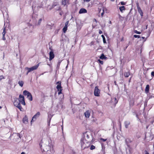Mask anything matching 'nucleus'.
Wrapping results in <instances>:
<instances>
[{
	"label": "nucleus",
	"instance_id": "c9c22d12",
	"mask_svg": "<svg viewBox=\"0 0 154 154\" xmlns=\"http://www.w3.org/2000/svg\"><path fill=\"white\" fill-rule=\"evenodd\" d=\"M97 61L99 62V63H100L101 64H103V61L101 60L100 59L98 60Z\"/></svg>",
	"mask_w": 154,
	"mask_h": 154
},
{
	"label": "nucleus",
	"instance_id": "20e7f679",
	"mask_svg": "<svg viewBox=\"0 0 154 154\" xmlns=\"http://www.w3.org/2000/svg\"><path fill=\"white\" fill-rule=\"evenodd\" d=\"M18 101L21 103L23 105H25L26 104L24 100V97L23 96L20 94L19 96V99Z\"/></svg>",
	"mask_w": 154,
	"mask_h": 154
},
{
	"label": "nucleus",
	"instance_id": "09e8293b",
	"mask_svg": "<svg viewBox=\"0 0 154 154\" xmlns=\"http://www.w3.org/2000/svg\"><path fill=\"white\" fill-rule=\"evenodd\" d=\"M62 90H60V91H59L58 92V94H61V93Z\"/></svg>",
	"mask_w": 154,
	"mask_h": 154
},
{
	"label": "nucleus",
	"instance_id": "c756f323",
	"mask_svg": "<svg viewBox=\"0 0 154 154\" xmlns=\"http://www.w3.org/2000/svg\"><path fill=\"white\" fill-rule=\"evenodd\" d=\"M130 73L129 71L128 72H125V73L124 75L126 77H128L130 75Z\"/></svg>",
	"mask_w": 154,
	"mask_h": 154
},
{
	"label": "nucleus",
	"instance_id": "de8ad7c7",
	"mask_svg": "<svg viewBox=\"0 0 154 154\" xmlns=\"http://www.w3.org/2000/svg\"><path fill=\"white\" fill-rule=\"evenodd\" d=\"M99 33L100 34H101L103 33V32L101 30H99Z\"/></svg>",
	"mask_w": 154,
	"mask_h": 154
},
{
	"label": "nucleus",
	"instance_id": "864d4df0",
	"mask_svg": "<svg viewBox=\"0 0 154 154\" xmlns=\"http://www.w3.org/2000/svg\"><path fill=\"white\" fill-rule=\"evenodd\" d=\"M147 106V102H145L144 103V106L145 107H146V106Z\"/></svg>",
	"mask_w": 154,
	"mask_h": 154
},
{
	"label": "nucleus",
	"instance_id": "e433bc0d",
	"mask_svg": "<svg viewBox=\"0 0 154 154\" xmlns=\"http://www.w3.org/2000/svg\"><path fill=\"white\" fill-rule=\"evenodd\" d=\"M95 148V146H94V145H92L91 146V147L90 148V149H91V150H93V149H94Z\"/></svg>",
	"mask_w": 154,
	"mask_h": 154
},
{
	"label": "nucleus",
	"instance_id": "4d7b16f0",
	"mask_svg": "<svg viewBox=\"0 0 154 154\" xmlns=\"http://www.w3.org/2000/svg\"><path fill=\"white\" fill-rule=\"evenodd\" d=\"M131 105H132V106H133L134 105V103L133 102V103H132V104L131 103H130V106Z\"/></svg>",
	"mask_w": 154,
	"mask_h": 154
},
{
	"label": "nucleus",
	"instance_id": "4c0bfd02",
	"mask_svg": "<svg viewBox=\"0 0 154 154\" xmlns=\"http://www.w3.org/2000/svg\"><path fill=\"white\" fill-rule=\"evenodd\" d=\"M135 115H136V117L137 119L138 120V121H140V119L139 118L138 116V115L137 113H135Z\"/></svg>",
	"mask_w": 154,
	"mask_h": 154
},
{
	"label": "nucleus",
	"instance_id": "6e6d98bb",
	"mask_svg": "<svg viewBox=\"0 0 154 154\" xmlns=\"http://www.w3.org/2000/svg\"><path fill=\"white\" fill-rule=\"evenodd\" d=\"M91 1V0H85V2H88L89 1Z\"/></svg>",
	"mask_w": 154,
	"mask_h": 154
},
{
	"label": "nucleus",
	"instance_id": "6ab92c4d",
	"mask_svg": "<svg viewBox=\"0 0 154 154\" xmlns=\"http://www.w3.org/2000/svg\"><path fill=\"white\" fill-rule=\"evenodd\" d=\"M29 92L26 90H24L23 91V94L24 95L27 96L30 93Z\"/></svg>",
	"mask_w": 154,
	"mask_h": 154
},
{
	"label": "nucleus",
	"instance_id": "412c9836",
	"mask_svg": "<svg viewBox=\"0 0 154 154\" xmlns=\"http://www.w3.org/2000/svg\"><path fill=\"white\" fill-rule=\"evenodd\" d=\"M23 121L24 123L26 124L28 122V120L27 117L23 118Z\"/></svg>",
	"mask_w": 154,
	"mask_h": 154
},
{
	"label": "nucleus",
	"instance_id": "423d86ee",
	"mask_svg": "<svg viewBox=\"0 0 154 154\" xmlns=\"http://www.w3.org/2000/svg\"><path fill=\"white\" fill-rule=\"evenodd\" d=\"M100 90L98 89L97 86L95 87L94 92V94L95 96L98 97L100 96Z\"/></svg>",
	"mask_w": 154,
	"mask_h": 154
},
{
	"label": "nucleus",
	"instance_id": "f3484780",
	"mask_svg": "<svg viewBox=\"0 0 154 154\" xmlns=\"http://www.w3.org/2000/svg\"><path fill=\"white\" fill-rule=\"evenodd\" d=\"M149 85H147L145 89V92L146 94H147L149 92Z\"/></svg>",
	"mask_w": 154,
	"mask_h": 154
},
{
	"label": "nucleus",
	"instance_id": "b1692460",
	"mask_svg": "<svg viewBox=\"0 0 154 154\" xmlns=\"http://www.w3.org/2000/svg\"><path fill=\"white\" fill-rule=\"evenodd\" d=\"M20 103L19 101L17 100V99H16V100H15L14 102V106H16L18 104Z\"/></svg>",
	"mask_w": 154,
	"mask_h": 154
},
{
	"label": "nucleus",
	"instance_id": "5701e85b",
	"mask_svg": "<svg viewBox=\"0 0 154 154\" xmlns=\"http://www.w3.org/2000/svg\"><path fill=\"white\" fill-rule=\"evenodd\" d=\"M100 59L103 60L106 59L107 57L104 55L103 54H102L100 57Z\"/></svg>",
	"mask_w": 154,
	"mask_h": 154
},
{
	"label": "nucleus",
	"instance_id": "2eb2a0df",
	"mask_svg": "<svg viewBox=\"0 0 154 154\" xmlns=\"http://www.w3.org/2000/svg\"><path fill=\"white\" fill-rule=\"evenodd\" d=\"M5 33H6L5 28V27L3 29V32H2V35H3L2 39L4 40H5L6 39L5 38Z\"/></svg>",
	"mask_w": 154,
	"mask_h": 154
},
{
	"label": "nucleus",
	"instance_id": "f8f14e48",
	"mask_svg": "<svg viewBox=\"0 0 154 154\" xmlns=\"http://www.w3.org/2000/svg\"><path fill=\"white\" fill-rule=\"evenodd\" d=\"M111 101L112 103H113L116 105L118 103V100H117L116 97L111 98Z\"/></svg>",
	"mask_w": 154,
	"mask_h": 154
},
{
	"label": "nucleus",
	"instance_id": "69168bd1",
	"mask_svg": "<svg viewBox=\"0 0 154 154\" xmlns=\"http://www.w3.org/2000/svg\"><path fill=\"white\" fill-rule=\"evenodd\" d=\"M11 81H10V80H9L8 81V84H10V82Z\"/></svg>",
	"mask_w": 154,
	"mask_h": 154
},
{
	"label": "nucleus",
	"instance_id": "13d9d810",
	"mask_svg": "<svg viewBox=\"0 0 154 154\" xmlns=\"http://www.w3.org/2000/svg\"><path fill=\"white\" fill-rule=\"evenodd\" d=\"M17 136H18L20 138H21V137L20 136V134H19L18 133H17Z\"/></svg>",
	"mask_w": 154,
	"mask_h": 154
},
{
	"label": "nucleus",
	"instance_id": "0e129e2a",
	"mask_svg": "<svg viewBox=\"0 0 154 154\" xmlns=\"http://www.w3.org/2000/svg\"><path fill=\"white\" fill-rule=\"evenodd\" d=\"M141 38H142V39H144V38H145V37H142Z\"/></svg>",
	"mask_w": 154,
	"mask_h": 154
},
{
	"label": "nucleus",
	"instance_id": "f704fd0d",
	"mask_svg": "<svg viewBox=\"0 0 154 154\" xmlns=\"http://www.w3.org/2000/svg\"><path fill=\"white\" fill-rule=\"evenodd\" d=\"M134 32L135 33L139 34H140L141 33V32L138 31H137V30H134Z\"/></svg>",
	"mask_w": 154,
	"mask_h": 154
},
{
	"label": "nucleus",
	"instance_id": "473e14b6",
	"mask_svg": "<svg viewBox=\"0 0 154 154\" xmlns=\"http://www.w3.org/2000/svg\"><path fill=\"white\" fill-rule=\"evenodd\" d=\"M67 29V26H64L63 28V32L65 33Z\"/></svg>",
	"mask_w": 154,
	"mask_h": 154
},
{
	"label": "nucleus",
	"instance_id": "4be33fe9",
	"mask_svg": "<svg viewBox=\"0 0 154 154\" xmlns=\"http://www.w3.org/2000/svg\"><path fill=\"white\" fill-rule=\"evenodd\" d=\"M28 26L29 27V28H31L32 30L34 28V25L30 23H28Z\"/></svg>",
	"mask_w": 154,
	"mask_h": 154
},
{
	"label": "nucleus",
	"instance_id": "8fccbe9b",
	"mask_svg": "<svg viewBox=\"0 0 154 154\" xmlns=\"http://www.w3.org/2000/svg\"><path fill=\"white\" fill-rule=\"evenodd\" d=\"M0 78H3V79H5L3 75H0Z\"/></svg>",
	"mask_w": 154,
	"mask_h": 154
},
{
	"label": "nucleus",
	"instance_id": "ddd939ff",
	"mask_svg": "<svg viewBox=\"0 0 154 154\" xmlns=\"http://www.w3.org/2000/svg\"><path fill=\"white\" fill-rule=\"evenodd\" d=\"M85 117L89 118L90 116V112L89 110L86 111L84 113Z\"/></svg>",
	"mask_w": 154,
	"mask_h": 154
},
{
	"label": "nucleus",
	"instance_id": "6e6552de",
	"mask_svg": "<svg viewBox=\"0 0 154 154\" xmlns=\"http://www.w3.org/2000/svg\"><path fill=\"white\" fill-rule=\"evenodd\" d=\"M54 57V52L52 51H50L49 53V60L50 61L52 60Z\"/></svg>",
	"mask_w": 154,
	"mask_h": 154
},
{
	"label": "nucleus",
	"instance_id": "49530a36",
	"mask_svg": "<svg viewBox=\"0 0 154 154\" xmlns=\"http://www.w3.org/2000/svg\"><path fill=\"white\" fill-rule=\"evenodd\" d=\"M137 9L139 8H140V7H139V4L138 3H137Z\"/></svg>",
	"mask_w": 154,
	"mask_h": 154
},
{
	"label": "nucleus",
	"instance_id": "603ef678",
	"mask_svg": "<svg viewBox=\"0 0 154 154\" xmlns=\"http://www.w3.org/2000/svg\"><path fill=\"white\" fill-rule=\"evenodd\" d=\"M145 154H149V153L147 152V151L146 150H145Z\"/></svg>",
	"mask_w": 154,
	"mask_h": 154
},
{
	"label": "nucleus",
	"instance_id": "c03bdc74",
	"mask_svg": "<svg viewBox=\"0 0 154 154\" xmlns=\"http://www.w3.org/2000/svg\"><path fill=\"white\" fill-rule=\"evenodd\" d=\"M56 84H57V85H61V82L60 81H58V82H56Z\"/></svg>",
	"mask_w": 154,
	"mask_h": 154
},
{
	"label": "nucleus",
	"instance_id": "338daca9",
	"mask_svg": "<svg viewBox=\"0 0 154 154\" xmlns=\"http://www.w3.org/2000/svg\"><path fill=\"white\" fill-rule=\"evenodd\" d=\"M147 26H148V25H147L146 26V29H147Z\"/></svg>",
	"mask_w": 154,
	"mask_h": 154
},
{
	"label": "nucleus",
	"instance_id": "9d476101",
	"mask_svg": "<svg viewBox=\"0 0 154 154\" xmlns=\"http://www.w3.org/2000/svg\"><path fill=\"white\" fill-rule=\"evenodd\" d=\"M52 116L50 115H48V128H49V126L50 125V123L51 122V119L52 118Z\"/></svg>",
	"mask_w": 154,
	"mask_h": 154
},
{
	"label": "nucleus",
	"instance_id": "774afa93",
	"mask_svg": "<svg viewBox=\"0 0 154 154\" xmlns=\"http://www.w3.org/2000/svg\"><path fill=\"white\" fill-rule=\"evenodd\" d=\"M3 79V78H0V81H1L2 79Z\"/></svg>",
	"mask_w": 154,
	"mask_h": 154
},
{
	"label": "nucleus",
	"instance_id": "aec40b11",
	"mask_svg": "<svg viewBox=\"0 0 154 154\" xmlns=\"http://www.w3.org/2000/svg\"><path fill=\"white\" fill-rule=\"evenodd\" d=\"M27 98L30 101L32 100V97L31 93L27 96Z\"/></svg>",
	"mask_w": 154,
	"mask_h": 154
},
{
	"label": "nucleus",
	"instance_id": "e2e57ef3",
	"mask_svg": "<svg viewBox=\"0 0 154 154\" xmlns=\"http://www.w3.org/2000/svg\"><path fill=\"white\" fill-rule=\"evenodd\" d=\"M128 47V46H127L126 47H125V48L124 49V50H125Z\"/></svg>",
	"mask_w": 154,
	"mask_h": 154
},
{
	"label": "nucleus",
	"instance_id": "58836bf2",
	"mask_svg": "<svg viewBox=\"0 0 154 154\" xmlns=\"http://www.w3.org/2000/svg\"><path fill=\"white\" fill-rule=\"evenodd\" d=\"M42 6H43V5L42 4H41L40 5H39V6H38L37 8L38 9L41 8H42Z\"/></svg>",
	"mask_w": 154,
	"mask_h": 154
},
{
	"label": "nucleus",
	"instance_id": "c85d7f7f",
	"mask_svg": "<svg viewBox=\"0 0 154 154\" xmlns=\"http://www.w3.org/2000/svg\"><path fill=\"white\" fill-rule=\"evenodd\" d=\"M16 106L18 108L20 111H22V108L21 106L20 103L18 104Z\"/></svg>",
	"mask_w": 154,
	"mask_h": 154
},
{
	"label": "nucleus",
	"instance_id": "dca6fc26",
	"mask_svg": "<svg viewBox=\"0 0 154 154\" xmlns=\"http://www.w3.org/2000/svg\"><path fill=\"white\" fill-rule=\"evenodd\" d=\"M58 108L62 109L63 107V102L62 101H60L59 103L57 105Z\"/></svg>",
	"mask_w": 154,
	"mask_h": 154
},
{
	"label": "nucleus",
	"instance_id": "9b49d317",
	"mask_svg": "<svg viewBox=\"0 0 154 154\" xmlns=\"http://www.w3.org/2000/svg\"><path fill=\"white\" fill-rule=\"evenodd\" d=\"M130 122L129 121H125L124 122L125 127L126 128H128L129 125H130Z\"/></svg>",
	"mask_w": 154,
	"mask_h": 154
},
{
	"label": "nucleus",
	"instance_id": "5fc2aeb1",
	"mask_svg": "<svg viewBox=\"0 0 154 154\" xmlns=\"http://www.w3.org/2000/svg\"><path fill=\"white\" fill-rule=\"evenodd\" d=\"M114 84H115V85H116V86H118V85L116 83V81H115L114 82Z\"/></svg>",
	"mask_w": 154,
	"mask_h": 154
},
{
	"label": "nucleus",
	"instance_id": "052dcab7",
	"mask_svg": "<svg viewBox=\"0 0 154 154\" xmlns=\"http://www.w3.org/2000/svg\"><path fill=\"white\" fill-rule=\"evenodd\" d=\"M135 113H137L136 112H133V114L134 115H135Z\"/></svg>",
	"mask_w": 154,
	"mask_h": 154
},
{
	"label": "nucleus",
	"instance_id": "bf43d9fd",
	"mask_svg": "<svg viewBox=\"0 0 154 154\" xmlns=\"http://www.w3.org/2000/svg\"><path fill=\"white\" fill-rule=\"evenodd\" d=\"M72 154H76V152L75 151H72Z\"/></svg>",
	"mask_w": 154,
	"mask_h": 154
},
{
	"label": "nucleus",
	"instance_id": "a19ab883",
	"mask_svg": "<svg viewBox=\"0 0 154 154\" xmlns=\"http://www.w3.org/2000/svg\"><path fill=\"white\" fill-rule=\"evenodd\" d=\"M69 21H67L65 23V26H67V25H68V24H69Z\"/></svg>",
	"mask_w": 154,
	"mask_h": 154
},
{
	"label": "nucleus",
	"instance_id": "7ed1b4c3",
	"mask_svg": "<svg viewBox=\"0 0 154 154\" xmlns=\"http://www.w3.org/2000/svg\"><path fill=\"white\" fill-rule=\"evenodd\" d=\"M39 66V64H38L36 65L32 66L30 68L26 67L25 69L28 70V72H29L34 70L37 69Z\"/></svg>",
	"mask_w": 154,
	"mask_h": 154
},
{
	"label": "nucleus",
	"instance_id": "37998d69",
	"mask_svg": "<svg viewBox=\"0 0 154 154\" xmlns=\"http://www.w3.org/2000/svg\"><path fill=\"white\" fill-rule=\"evenodd\" d=\"M120 3H121V5H125L126 4L125 2H121Z\"/></svg>",
	"mask_w": 154,
	"mask_h": 154
},
{
	"label": "nucleus",
	"instance_id": "0eeeda50",
	"mask_svg": "<svg viewBox=\"0 0 154 154\" xmlns=\"http://www.w3.org/2000/svg\"><path fill=\"white\" fill-rule=\"evenodd\" d=\"M32 19L33 20V24H35V26H39L40 25L42 20V18H40L39 19L37 23H36L37 20L35 18H34L33 16L32 17Z\"/></svg>",
	"mask_w": 154,
	"mask_h": 154
},
{
	"label": "nucleus",
	"instance_id": "bb28decb",
	"mask_svg": "<svg viewBox=\"0 0 154 154\" xmlns=\"http://www.w3.org/2000/svg\"><path fill=\"white\" fill-rule=\"evenodd\" d=\"M119 9L122 12H123V10H125V7L124 6H122L119 8Z\"/></svg>",
	"mask_w": 154,
	"mask_h": 154
},
{
	"label": "nucleus",
	"instance_id": "ea45409f",
	"mask_svg": "<svg viewBox=\"0 0 154 154\" xmlns=\"http://www.w3.org/2000/svg\"><path fill=\"white\" fill-rule=\"evenodd\" d=\"M100 140H101L102 141L105 142L107 140V139H103L102 138H101L100 139Z\"/></svg>",
	"mask_w": 154,
	"mask_h": 154
},
{
	"label": "nucleus",
	"instance_id": "2f4dec72",
	"mask_svg": "<svg viewBox=\"0 0 154 154\" xmlns=\"http://www.w3.org/2000/svg\"><path fill=\"white\" fill-rule=\"evenodd\" d=\"M101 36L102 37V38H103V42L104 43H106V39H105V37L104 36V35H101Z\"/></svg>",
	"mask_w": 154,
	"mask_h": 154
},
{
	"label": "nucleus",
	"instance_id": "79ce46f5",
	"mask_svg": "<svg viewBox=\"0 0 154 154\" xmlns=\"http://www.w3.org/2000/svg\"><path fill=\"white\" fill-rule=\"evenodd\" d=\"M151 76L152 78L154 76V71L152 72H151Z\"/></svg>",
	"mask_w": 154,
	"mask_h": 154
},
{
	"label": "nucleus",
	"instance_id": "7c9ffc66",
	"mask_svg": "<svg viewBox=\"0 0 154 154\" xmlns=\"http://www.w3.org/2000/svg\"><path fill=\"white\" fill-rule=\"evenodd\" d=\"M66 3V0H62V4L64 6H65Z\"/></svg>",
	"mask_w": 154,
	"mask_h": 154
},
{
	"label": "nucleus",
	"instance_id": "a18cd8bd",
	"mask_svg": "<svg viewBox=\"0 0 154 154\" xmlns=\"http://www.w3.org/2000/svg\"><path fill=\"white\" fill-rule=\"evenodd\" d=\"M56 5H53L51 7L50 9V10H51L52 9H53L54 7Z\"/></svg>",
	"mask_w": 154,
	"mask_h": 154
},
{
	"label": "nucleus",
	"instance_id": "cd10ccee",
	"mask_svg": "<svg viewBox=\"0 0 154 154\" xmlns=\"http://www.w3.org/2000/svg\"><path fill=\"white\" fill-rule=\"evenodd\" d=\"M18 84L20 86L22 87L23 85L24 82L22 81H20L18 82Z\"/></svg>",
	"mask_w": 154,
	"mask_h": 154
},
{
	"label": "nucleus",
	"instance_id": "393cba45",
	"mask_svg": "<svg viewBox=\"0 0 154 154\" xmlns=\"http://www.w3.org/2000/svg\"><path fill=\"white\" fill-rule=\"evenodd\" d=\"M56 88L58 91H59L60 90H62V87L61 86V85L60 84L58 85L56 87Z\"/></svg>",
	"mask_w": 154,
	"mask_h": 154
},
{
	"label": "nucleus",
	"instance_id": "4468645a",
	"mask_svg": "<svg viewBox=\"0 0 154 154\" xmlns=\"http://www.w3.org/2000/svg\"><path fill=\"white\" fill-rule=\"evenodd\" d=\"M132 141L129 138H127L125 139V143L128 146H129V143L131 142Z\"/></svg>",
	"mask_w": 154,
	"mask_h": 154
},
{
	"label": "nucleus",
	"instance_id": "f257e3e1",
	"mask_svg": "<svg viewBox=\"0 0 154 154\" xmlns=\"http://www.w3.org/2000/svg\"><path fill=\"white\" fill-rule=\"evenodd\" d=\"M39 146L42 152H45V154H54V150L53 149V145L51 140L49 139L42 140Z\"/></svg>",
	"mask_w": 154,
	"mask_h": 154
},
{
	"label": "nucleus",
	"instance_id": "a211bd4d",
	"mask_svg": "<svg viewBox=\"0 0 154 154\" xmlns=\"http://www.w3.org/2000/svg\"><path fill=\"white\" fill-rule=\"evenodd\" d=\"M138 12L140 13V16H141V18H142L143 16V12L142 10H141L140 8H139L138 9Z\"/></svg>",
	"mask_w": 154,
	"mask_h": 154
},
{
	"label": "nucleus",
	"instance_id": "680f3d73",
	"mask_svg": "<svg viewBox=\"0 0 154 154\" xmlns=\"http://www.w3.org/2000/svg\"><path fill=\"white\" fill-rule=\"evenodd\" d=\"M21 154H25V153L24 152H22Z\"/></svg>",
	"mask_w": 154,
	"mask_h": 154
},
{
	"label": "nucleus",
	"instance_id": "a878e982",
	"mask_svg": "<svg viewBox=\"0 0 154 154\" xmlns=\"http://www.w3.org/2000/svg\"><path fill=\"white\" fill-rule=\"evenodd\" d=\"M61 62V60H59L58 61V62L57 63V67H56V69H57V70L59 69L60 66V64Z\"/></svg>",
	"mask_w": 154,
	"mask_h": 154
},
{
	"label": "nucleus",
	"instance_id": "72a5a7b5",
	"mask_svg": "<svg viewBox=\"0 0 154 154\" xmlns=\"http://www.w3.org/2000/svg\"><path fill=\"white\" fill-rule=\"evenodd\" d=\"M134 37L135 38H140V35H134Z\"/></svg>",
	"mask_w": 154,
	"mask_h": 154
},
{
	"label": "nucleus",
	"instance_id": "1a4fd4ad",
	"mask_svg": "<svg viewBox=\"0 0 154 154\" xmlns=\"http://www.w3.org/2000/svg\"><path fill=\"white\" fill-rule=\"evenodd\" d=\"M87 10L84 8H81L79 11V14H84L87 13Z\"/></svg>",
	"mask_w": 154,
	"mask_h": 154
},
{
	"label": "nucleus",
	"instance_id": "3c124183",
	"mask_svg": "<svg viewBox=\"0 0 154 154\" xmlns=\"http://www.w3.org/2000/svg\"><path fill=\"white\" fill-rule=\"evenodd\" d=\"M104 14V11L103 10V11L101 14V15L102 17H103V15Z\"/></svg>",
	"mask_w": 154,
	"mask_h": 154
},
{
	"label": "nucleus",
	"instance_id": "39448f33",
	"mask_svg": "<svg viewBox=\"0 0 154 154\" xmlns=\"http://www.w3.org/2000/svg\"><path fill=\"white\" fill-rule=\"evenodd\" d=\"M40 115V112H38L36 113L34 115V116L32 117L31 122V123L35 121L36 119L38 118Z\"/></svg>",
	"mask_w": 154,
	"mask_h": 154
},
{
	"label": "nucleus",
	"instance_id": "f03ea898",
	"mask_svg": "<svg viewBox=\"0 0 154 154\" xmlns=\"http://www.w3.org/2000/svg\"><path fill=\"white\" fill-rule=\"evenodd\" d=\"M83 138L81 139L80 142L82 149H84L88 148L92 141V133L90 132L87 131L83 134Z\"/></svg>",
	"mask_w": 154,
	"mask_h": 154
}]
</instances>
